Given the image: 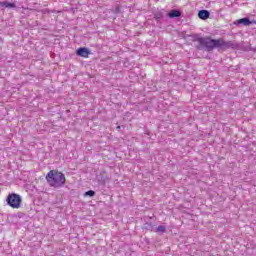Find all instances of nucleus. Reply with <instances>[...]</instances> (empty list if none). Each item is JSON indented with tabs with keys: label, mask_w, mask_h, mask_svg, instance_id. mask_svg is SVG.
<instances>
[{
	"label": "nucleus",
	"mask_w": 256,
	"mask_h": 256,
	"mask_svg": "<svg viewBox=\"0 0 256 256\" xmlns=\"http://www.w3.org/2000/svg\"><path fill=\"white\" fill-rule=\"evenodd\" d=\"M199 43L196 48L201 51L203 49H206V51L211 52L213 49H217V40L211 39L210 37H198L195 39Z\"/></svg>",
	"instance_id": "obj_2"
},
{
	"label": "nucleus",
	"mask_w": 256,
	"mask_h": 256,
	"mask_svg": "<svg viewBox=\"0 0 256 256\" xmlns=\"http://www.w3.org/2000/svg\"><path fill=\"white\" fill-rule=\"evenodd\" d=\"M211 13H209L208 10H200L198 12V17L199 19H202L203 21H205L206 19H209Z\"/></svg>",
	"instance_id": "obj_6"
},
{
	"label": "nucleus",
	"mask_w": 256,
	"mask_h": 256,
	"mask_svg": "<svg viewBox=\"0 0 256 256\" xmlns=\"http://www.w3.org/2000/svg\"><path fill=\"white\" fill-rule=\"evenodd\" d=\"M251 51H254V52H256V47H255V48H251Z\"/></svg>",
	"instance_id": "obj_13"
},
{
	"label": "nucleus",
	"mask_w": 256,
	"mask_h": 256,
	"mask_svg": "<svg viewBox=\"0 0 256 256\" xmlns=\"http://www.w3.org/2000/svg\"><path fill=\"white\" fill-rule=\"evenodd\" d=\"M157 233H165L167 231V228L164 225H160L156 228Z\"/></svg>",
	"instance_id": "obj_10"
},
{
	"label": "nucleus",
	"mask_w": 256,
	"mask_h": 256,
	"mask_svg": "<svg viewBox=\"0 0 256 256\" xmlns=\"http://www.w3.org/2000/svg\"><path fill=\"white\" fill-rule=\"evenodd\" d=\"M237 49V43L233 41H225L223 38L217 39V49Z\"/></svg>",
	"instance_id": "obj_4"
},
{
	"label": "nucleus",
	"mask_w": 256,
	"mask_h": 256,
	"mask_svg": "<svg viewBox=\"0 0 256 256\" xmlns=\"http://www.w3.org/2000/svg\"><path fill=\"white\" fill-rule=\"evenodd\" d=\"M155 19L159 20V19H161V16L156 15V16H155Z\"/></svg>",
	"instance_id": "obj_12"
},
{
	"label": "nucleus",
	"mask_w": 256,
	"mask_h": 256,
	"mask_svg": "<svg viewBox=\"0 0 256 256\" xmlns=\"http://www.w3.org/2000/svg\"><path fill=\"white\" fill-rule=\"evenodd\" d=\"M7 203L13 209H19L21 207V196L19 194H10L7 197Z\"/></svg>",
	"instance_id": "obj_3"
},
{
	"label": "nucleus",
	"mask_w": 256,
	"mask_h": 256,
	"mask_svg": "<svg viewBox=\"0 0 256 256\" xmlns=\"http://www.w3.org/2000/svg\"><path fill=\"white\" fill-rule=\"evenodd\" d=\"M85 196L86 197H95V191L89 190V191L85 192Z\"/></svg>",
	"instance_id": "obj_11"
},
{
	"label": "nucleus",
	"mask_w": 256,
	"mask_h": 256,
	"mask_svg": "<svg viewBox=\"0 0 256 256\" xmlns=\"http://www.w3.org/2000/svg\"><path fill=\"white\" fill-rule=\"evenodd\" d=\"M0 7H7L9 9H13L16 7V5H15V3L0 2Z\"/></svg>",
	"instance_id": "obj_9"
},
{
	"label": "nucleus",
	"mask_w": 256,
	"mask_h": 256,
	"mask_svg": "<svg viewBox=\"0 0 256 256\" xmlns=\"http://www.w3.org/2000/svg\"><path fill=\"white\" fill-rule=\"evenodd\" d=\"M46 181L50 185V187L59 189L63 187V185H65L67 179L65 178V174H63V172H59L57 170H50L46 175Z\"/></svg>",
	"instance_id": "obj_1"
},
{
	"label": "nucleus",
	"mask_w": 256,
	"mask_h": 256,
	"mask_svg": "<svg viewBox=\"0 0 256 256\" xmlns=\"http://www.w3.org/2000/svg\"><path fill=\"white\" fill-rule=\"evenodd\" d=\"M117 129H121V126H118Z\"/></svg>",
	"instance_id": "obj_14"
},
{
	"label": "nucleus",
	"mask_w": 256,
	"mask_h": 256,
	"mask_svg": "<svg viewBox=\"0 0 256 256\" xmlns=\"http://www.w3.org/2000/svg\"><path fill=\"white\" fill-rule=\"evenodd\" d=\"M168 17H170V19H173L175 17H181V12L179 10H171L168 13Z\"/></svg>",
	"instance_id": "obj_8"
},
{
	"label": "nucleus",
	"mask_w": 256,
	"mask_h": 256,
	"mask_svg": "<svg viewBox=\"0 0 256 256\" xmlns=\"http://www.w3.org/2000/svg\"><path fill=\"white\" fill-rule=\"evenodd\" d=\"M78 57H89V49L87 48H78L76 51Z\"/></svg>",
	"instance_id": "obj_5"
},
{
	"label": "nucleus",
	"mask_w": 256,
	"mask_h": 256,
	"mask_svg": "<svg viewBox=\"0 0 256 256\" xmlns=\"http://www.w3.org/2000/svg\"><path fill=\"white\" fill-rule=\"evenodd\" d=\"M251 20L249 18H241L237 20L238 25H244V27H249L251 25Z\"/></svg>",
	"instance_id": "obj_7"
}]
</instances>
